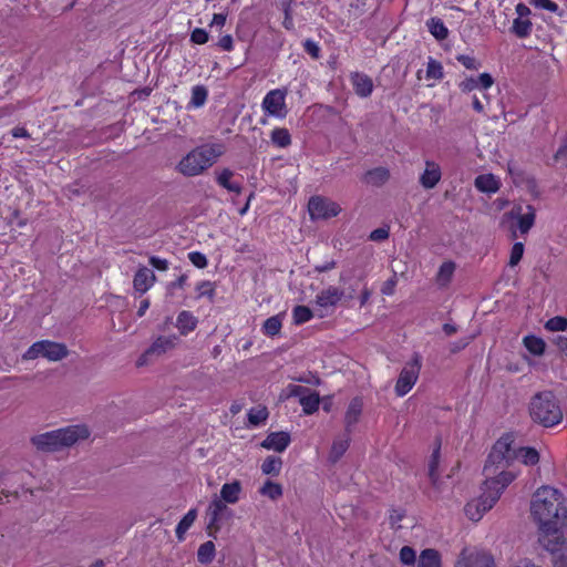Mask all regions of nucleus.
I'll return each instance as SVG.
<instances>
[{"instance_id": "1", "label": "nucleus", "mask_w": 567, "mask_h": 567, "mask_svg": "<svg viewBox=\"0 0 567 567\" xmlns=\"http://www.w3.org/2000/svg\"><path fill=\"white\" fill-rule=\"evenodd\" d=\"M509 435L502 436L493 445L483 468L484 475H495L503 487H507L518 475L509 470L514 461L532 466L539 462V453L529 446L513 447Z\"/></svg>"}, {"instance_id": "2", "label": "nucleus", "mask_w": 567, "mask_h": 567, "mask_svg": "<svg viewBox=\"0 0 567 567\" xmlns=\"http://www.w3.org/2000/svg\"><path fill=\"white\" fill-rule=\"evenodd\" d=\"M530 513L538 524L539 534L567 528V509L563 494L553 487H539L533 495Z\"/></svg>"}, {"instance_id": "3", "label": "nucleus", "mask_w": 567, "mask_h": 567, "mask_svg": "<svg viewBox=\"0 0 567 567\" xmlns=\"http://www.w3.org/2000/svg\"><path fill=\"white\" fill-rule=\"evenodd\" d=\"M224 153L225 146L220 143L197 146L179 159L175 171L185 177L199 176L212 167Z\"/></svg>"}, {"instance_id": "4", "label": "nucleus", "mask_w": 567, "mask_h": 567, "mask_svg": "<svg viewBox=\"0 0 567 567\" xmlns=\"http://www.w3.org/2000/svg\"><path fill=\"white\" fill-rule=\"evenodd\" d=\"M90 432L84 425H72L31 437L32 445L40 452L51 453L70 447L80 440H85Z\"/></svg>"}, {"instance_id": "5", "label": "nucleus", "mask_w": 567, "mask_h": 567, "mask_svg": "<svg viewBox=\"0 0 567 567\" xmlns=\"http://www.w3.org/2000/svg\"><path fill=\"white\" fill-rule=\"evenodd\" d=\"M529 415L535 423L553 427L563 420L561 408L551 391H542L532 396Z\"/></svg>"}, {"instance_id": "6", "label": "nucleus", "mask_w": 567, "mask_h": 567, "mask_svg": "<svg viewBox=\"0 0 567 567\" xmlns=\"http://www.w3.org/2000/svg\"><path fill=\"white\" fill-rule=\"evenodd\" d=\"M505 488L495 475H485L482 494L465 506L466 516L478 522L496 504Z\"/></svg>"}, {"instance_id": "7", "label": "nucleus", "mask_w": 567, "mask_h": 567, "mask_svg": "<svg viewBox=\"0 0 567 567\" xmlns=\"http://www.w3.org/2000/svg\"><path fill=\"white\" fill-rule=\"evenodd\" d=\"M538 542L550 554L555 567H567V528L539 534Z\"/></svg>"}, {"instance_id": "8", "label": "nucleus", "mask_w": 567, "mask_h": 567, "mask_svg": "<svg viewBox=\"0 0 567 567\" xmlns=\"http://www.w3.org/2000/svg\"><path fill=\"white\" fill-rule=\"evenodd\" d=\"M65 344L50 340L34 342L22 355L23 360L45 358L49 361H60L68 355Z\"/></svg>"}, {"instance_id": "9", "label": "nucleus", "mask_w": 567, "mask_h": 567, "mask_svg": "<svg viewBox=\"0 0 567 567\" xmlns=\"http://www.w3.org/2000/svg\"><path fill=\"white\" fill-rule=\"evenodd\" d=\"M287 94V89H274L267 92L261 102L264 113L276 118H285L288 114Z\"/></svg>"}, {"instance_id": "10", "label": "nucleus", "mask_w": 567, "mask_h": 567, "mask_svg": "<svg viewBox=\"0 0 567 567\" xmlns=\"http://www.w3.org/2000/svg\"><path fill=\"white\" fill-rule=\"evenodd\" d=\"M344 298L343 289L336 286H328L322 289L315 299L317 316L324 318L331 315L338 303Z\"/></svg>"}, {"instance_id": "11", "label": "nucleus", "mask_w": 567, "mask_h": 567, "mask_svg": "<svg viewBox=\"0 0 567 567\" xmlns=\"http://www.w3.org/2000/svg\"><path fill=\"white\" fill-rule=\"evenodd\" d=\"M421 370V359L414 355L401 370L396 384L395 393L398 396H404L415 385Z\"/></svg>"}, {"instance_id": "12", "label": "nucleus", "mask_w": 567, "mask_h": 567, "mask_svg": "<svg viewBox=\"0 0 567 567\" xmlns=\"http://www.w3.org/2000/svg\"><path fill=\"white\" fill-rule=\"evenodd\" d=\"M308 210L311 219H328L339 215L341 207L329 198L313 196L309 199Z\"/></svg>"}, {"instance_id": "13", "label": "nucleus", "mask_w": 567, "mask_h": 567, "mask_svg": "<svg viewBox=\"0 0 567 567\" xmlns=\"http://www.w3.org/2000/svg\"><path fill=\"white\" fill-rule=\"evenodd\" d=\"M505 217L516 221L517 230L522 236L527 235L535 224L536 212L533 206L527 205L525 210L522 206L513 207Z\"/></svg>"}, {"instance_id": "14", "label": "nucleus", "mask_w": 567, "mask_h": 567, "mask_svg": "<svg viewBox=\"0 0 567 567\" xmlns=\"http://www.w3.org/2000/svg\"><path fill=\"white\" fill-rule=\"evenodd\" d=\"M455 567H494L493 557L476 548H464Z\"/></svg>"}, {"instance_id": "15", "label": "nucleus", "mask_w": 567, "mask_h": 567, "mask_svg": "<svg viewBox=\"0 0 567 567\" xmlns=\"http://www.w3.org/2000/svg\"><path fill=\"white\" fill-rule=\"evenodd\" d=\"M155 281V274L147 267L141 266L137 268L134 275L133 287L136 292L143 295L154 286Z\"/></svg>"}, {"instance_id": "16", "label": "nucleus", "mask_w": 567, "mask_h": 567, "mask_svg": "<svg viewBox=\"0 0 567 567\" xmlns=\"http://www.w3.org/2000/svg\"><path fill=\"white\" fill-rule=\"evenodd\" d=\"M363 411V401L361 398H353L344 413V430L350 434L354 425L359 422Z\"/></svg>"}, {"instance_id": "17", "label": "nucleus", "mask_w": 567, "mask_h": 567, "mask_svg": "<svg viewBox=\"0 0 567 567\" xmlns=\"http://www.w3.org/2000/svg\"><path fill=\"white\" fill-rule=\"evenodd\" d=\"M441 177L440 165L433 161H426L424 172L420 176V184L425 189H432L439 184Z\"/></svg>"}, {"instance_id": "18", "label": "nucleus", "mask_w": 567, "mask_h": 567, "mask_svg": "<svg viewBox=\"0 0 567 567\" xmlns=\"http://www.w3.org/2000/svg\"><path fill=\"white\" fill-rule=\"evenodd\" d=\"M293 393L300 395L299 403L306 414H312L318 410L320 403L318 393L302 386H298Z\"/></svg>"}, {"instance_id": "19", "label": "nucleus", "mask_w": 567, "mask_h": 567, "mask_svg": "<svg viewBox=\"0 0 567 567\" xmlns=\"http://www.w3.org/2000/svg\"><path fill=\"white\" fill-rule=\"evenodd\" d=\"M178 342V337L176 336H159L157 337L153 343L148 347L150 353L154 355L155 359L161 358L168 351L173 350Z\"/></svg>"}, {"instance_id": "20", "label": "nucleus", "mask_w": 567, "mask_h": 567, "mask_svg": "<svg viewBox=\"0 0 567 567\" xmlns=\"http://www.w3.org/2000/svg\"><path fill=\"white\" fill-rule=\"evenodd\" d=\"M290 444V435L287 432H272L261 442V446L278 453L284 452Z\"/></svg>"}, {"instance_id": "21", "label": "nucleus", "mask_w": 567, "mask_h": 567, "mask_svg": "<svg viewBox=\"0 0 567 567\" xmlns=\"http://www.w3.org/2000/svg\"><path fill=\"white\" fill-rule=\"evenodd\" d=\"M351 83L357 95L368 97L372 94L373 82L370 76L363 73H353L351 75Z\"/></svg>"}, {"instance_id": "22", "label": "nucleus", "mask_w": 567, "mask_h": 567, "mask_svg": "<svg viewBox=\"0 0 567 567\" xmlns=\"http://www.w3.org/2000/svg\"><path fill=\"white\" fill-rule=\"evenodd\" d=\"M234 172L229 168H223L216 173V182L219 186L227 189L228 192L240 194L243 190L241 185L238 182L231 181Z\"/></svg>"}, {"instance_id": "23", "label": "nucleus", "mask_w": 567, "mask_h": 567, "mask_svg": "<svg viewBox=\"0 0 567 567\" xmlns=\"http://www.w3.org/2000/svg\"><path fill=\"white\" fill-rule=\"evenodd\" d=\"M197 322V318L190 311L183 310L177 316L176 328L181 334L186 336L196 329Z\"/></svg>"}, {"instance_id": "24", "label": "nucleus", "mask_w": 567, "mask_h": 567, "mask_svg": "<svg viewBox=\"0 0 567 567\" xmlns=\"http://www.w3.org/2000/svg\"><path fill=\"white\" fill-rule=\"evenodd\" d=\"M474 184L475 187L483 193H496L501 186L499 179L493 174L478 175Z\"/></svg>"}, {"instance_id": "25", "label": "nucleus", "mask_w": 567, "mask_h": 567, "mask_svg": "<svg viewBox=\"0 0 567 567\" xmlns=\"http://www.w3.org/2000/svg\"><path fill=\"white\" fill-rule=\"evenodd\" d=\"M241 485L239 481L226 483L220 488V499L228 504H235L239 499Z\"/></svg>"}, {"instance_id": "26", "label": "nucleus", "mask_w": 567, "mask_h": 567, "mask_svg": "<svg viewBox=\"0 0 567 567\" xmlns=\"http://www.w3.org/2000/svg\"><path fill=\"white\" fill-rule=\"evenodd\" d=\"M417 567H441V557L435 549H424L417 559Z\"/></svg>"}, {"instance_id": "27", "label": "nucleus", "mask_w": 567, "mask_h": 567, "mask_svg": "<svg viewBox=\"0 0 567 567\" xmlns=\"http://www.w3.org/2000/svg\"><path fill=\"white\" fill-rule=\"evenodd\" d=\"M226 502L221 501L220 498H214L207 509V514L209 516V526L216 525L220 518L223 513L227 509V506L225 504Z\"/></svg>"}, {"instance_id": "28", "label": "nucleus", "mask_w": 567, "mask_h": 567, "mask_svg": "<svg viewBox=\"0 0 567 567\" xmlns=\"http://www.w3.org/2000/svg\"><path fill=\"white\" fill-rule=\"evenodd\" d=\"M426 27L429 32L436 40H445L449 35V30L445 27L444 22L440 18H431L426 21Z\"/></svg>"}, {"instance_id": "29", "label": "nucleus", "mask_w": 567, "mask_h": 567, "mask_svg": "<svg viewBox=\"0 0 567 567\" xmlns=\"http://www.w3.org/2000/svg\"><path fill=\"white\" fill-rule=\"evenodd\" d=\"M350 434H346L343 437L337 439L333 441V444L331 446L330 451V460L332 462H337L348 450L350 444Z\"/></svg>"}, {"instance_id": "30", "label": "nucleus", "mask_w": 567, "mask_h": 567, "mask_svg": "<svg viewBox=\"0 0 567 567\" xmlns=\"http://www.w3.org/2000/svg\"><path fill=\"white\" fill-rule=\"evenodd\" d=\"M439 463H440V447H437L432 453L431 460L429 462V476L431 478L433 486L439 492H441L442 487H441V483H440L439 474H437Z\"/></svg>"}, {"instance_id": "31", "label": "nucleus", "mask_w": 567, "mask_h": 567, "mask_svg": "<svg viewBox=\"0 0 567 567\" xmlns=\"http://www.w3.org/2000/svg\"><path fill=\"white\" fill-rule=\"evenodd\" d=\"M390 177V172L385 167H377L371 171H369L365 174V181L369 184L380 186L384 184Z\"/></svg>"}, {"instance_id": "32", "label": "nucleus", "mask_w": 567, "mask_h": 567, "mask_svg": "<svg viewBox=\"0 0 567 567\" xmlns=\"http://www.w3.org/2000/svg\"><path fill=\"white\" fill-rule=\"evenodd\" d=\"M247 416L249 425L256 427L261 425L268 419V410L266 406L258 405L251 408L248 411Z\"/></svg>"}, {"instance_id": "33", "label": "nucleus", "mask_w": 567, "mask_h": 567, "mask_svg": "<svg viewBox=\"0 0 567 567\" xmlns=\"http://www.w3.org/2000/svg\"><path fill=\"white\" fill-rule=\"evenodd\" d=\"M525 348L534 355H542L545 352L546 343L542 338L526 336L523 340Z\"/></svg>"}, {"instance_id": "34", "label": "nucleus", "mask_w": 567, "mask_h": 567, "mask_svg": "<svg viewBox=\"0 0 567 567\" xmlns=\"http://www.w3.org/2000/svg\"><path fill=\"white\" fill-rule=\"evenodd\" d=\"M207 96H208V91L205 86L195 85L192 89V96H190V101L188 102L187 107H194V109L202 107L206 103Z\"/></svg>"}, {"instance_id": "35", "label": "nucleus", "mask_w": 567, "mask_h": 567, "mask_svg": "<svg viewBox=\"0 0 567 567\" xmlns=\"http://www.w3.org/2000/svg\"><path fill=\"white\" fill-rule=\"evenodd\" d=\"M282 467V461L278 456H268L261 464V472L265 475H279Z\"/></svg>"}, {"instance_id": "36", "label": "nucleus", "mask_w": 567, "mask_h": 567, "mask_svg": "<svg viewBox=\"0 0 567 567\" xmlns=\"http://www.w3.org/2000/svg\"><path fill=\"white\" fill-rule=\"evenodd\" d=\"M270 138L272 144L280 148H285L291 144L290 133L284 127L272 130Z\"/></svg>"}, {"instance_id": "37", "label": "nucleus", "mask_w": 567, "mask_h": 567, "mask_svg": "<svg viewBox=\"0 0 567 567\" xmlns=\"http://www.w3.org/2000/svg\"><path fill=\"white\" fill-rule=\"evenodd\" d=\"M533 24L529 19H514L512 32L519 39L527 38L532 32Z\"/></svg>"}, {"instance_id": "38", "label": "nucleus", "mask_w": 567, "mask_h": 567, "mask_svg": "<svg viewBox=\"0 0 567 567\" xmlns=\"http://www.w3.org/2000/svg\"><path fill=\"white\" fill-rule=\"evenodd\" d=\"M443 76H444V71H443L442 63L439 62L437 60L433 59L432 56H430L427 59V63H426L425 78L427 80L437 81V80L443 79Z\"/></svg>"}, {"instance_id": "39", "label": "nucleus", "mask_w": 567, "mask_h": 567, "mask_svg": "<svg viewBox=\"0 0 567 567\" xmlns=\"http://www.w3.org/2000/svg\"><path fill=\"white\" fill-rule=\"evenodd\" d=\"M259 493L262 496H266L272 501H276L282 496V486L278 483H275L272 481H267L265 484L260 487Z\"/></svg>"}, {"instance_id": "40", "label": "nucleus", "mask_w": 567, "mask_h": 567, "mask_svg": "<svg viewBox=\"0 0 567 567\" xmlns=\"http://www.w3.org/2000/svg\"><path fill=\"white\" fill-rule=\"evenodd\" d=\"M282 327V316L276 315L270 318H268L264 326H262V332L266 336L274 337L277 336Z\"/></svg>"}, {"instance_id": "41", "label": "nucleus", "mask_w": 567, "mask_h": 567, "mask_svg": "<svg viewBox=\"0 0 567 567\" xmlns=\"http://www.w3.org/2000/svg\"><path fill=\"white\" fill-rule=\"evenodd\" d=\"M215 557V545L208 540L202 544L197 550V559L200 564H210Z\"/></svg>"}, {"instance_id": "42", "label": "nucleus", "mask_w": 567, "mask_h": 567, "mask_svg": "<svg viewBox=\"0 0 567 567\" xmlns=\"http://www.w3.org/2000/svg\"><path fill=\"white\" fill-rule=\"evenodd\" d=\"M197 516L196 509H189L187 514L181 519V522L176 526V536L178 539L184 538V534L193 525Z\"/></svg>"}, {"instance_id": "43", "label": "nucleus", "mask_w": 567, "mask_h": 567, "mask_svg": "<svg viewBox=\"0 0 567 567\" xmlns=\"http://www.w3.org/2000/svg\"><path fill=\"white\" fill-rule=\"evenodd\" d=\"M313 318L312 310L307 306H296L292 309V319L296 324H302Z\"/></svg>"}, {"instance_id": "44", "label": "nucleus", "mask_w": 567, "mask_h": 567, "mask_svg": "<svg viewBox=\"0 0 567 567\" xmlns=\"http://www.w3.org/2000/svg\"><path fill=\"white\" fill-rule=\"evenodd\" d=\"M455 270V264L452 261H445L441 265L437 272V282L440 285H446L450 282Z\"/></svg>"}, {"instance_id": "45", "label": "nucleus", "mask_w": 567, "mask_h": 567, "mask_svg": "<svg viewBox=\"0 0 567 567\" xmlns=\"http://www.w3.org/2000/svg\"><path fill=\"white\" fill-rule=\"evenodd\" d=\"M545 329L551 332L566 331L567 318L560 316L553 317L546 321Z\"/></svg>"}, {"instance_id": "46", "label": "nucleus", "mask_w": 567, "mask_h": 567, "mask_svg": "<svg viewBox=\"0 0 567 567\" xmlns=\"http://www.w3.org/2000/svg\"><path fill=\"white\" fill-rule=\"evenodd\" d=\"M400 561L404 566H411L413 567L416 561V553L415 550L410 546H403L399 554Z\"/></svg>"}, {"instance_id": "47", "label": "nucleus", "mask_w": 567, "mask_h": 567, "mask_svg": "<svg viewBox=\"0 0 567 567\" xmlns=\"http://www.w3.org/2000/svg\"><path fill=\"white\" fill-rule=\"evenodd\" d=\"M197 297H208L213 299L215 296V286L209 280H203L196 285Z\"/></svg>"}, {"instance_id": "48", "label": "nucleus", "mask_w": 567, "mask_h": 567, "mask_svg": "<svg viewBox=\"0 0 567 567\" xmlns=\"http://www.w3.org/2000/svg\"><path fill=\"white\" fill-rule=\"evenodd\" d=\"M281 7H282L284 14H285L282 24H284L285 29L292 31L295 29V23H293L292 12H291V0H282Z\"/></svg>"}, {"instance_id": "49", "label": "nucleus", "mask_w": 567, "mask_h": 567, "mask_svg": "<svg viewBox=\"0 0 567 567\" xmlns=\"http://www.w3.org/2000/svg\"><path fill=\"white\" fill-rule=\"evenodd\" d=\"M523 254H524V244L515 243L511 250L509 266H512V267L516 266L520 261Z\"/></svg>"}, {"instance_id": "50", "label": "nucleus", "mask_w": 567, "mask_h": 567, "mask_svg": "<svg viewBox=\"0 0 567 567\" xmlns=\"http://www.w3.org/2000/svg\"><path fill=\"white\" fill-rule=\"evenodd\" d=\"M456 59L467 70H477L481 66V63L472 55L460 54Z\"/></svg>"}, {"instance_id": "51", "label": "nucleus", "mask_w": 567, "mask_h": 567, "mask_svg": "<svg viewBox=\"0 0 567 567\" xmlns=\"http://www.w3.org/2000/svg\"><path fill=\"white\" fill-rule=\"evenodd\" d=\"M190 41L195 44H205L208 41V33L205 29L196 28L190 33Z\"/></svg>"}, {"instance_id": "52", "label": "nucleus", "mask_w": 567, "mask_h": 567, "mask_svg": "<svg viewBox=\"0 0 567 567\" xmlns=\"http://www.w3.org/2000/svg\"><path fill=\"white\" fill-rule=\"evenodd\" d=\"M189 261L197 268H205L207 266V258L199 251H190L188 254Z\"/></svg>"}, {"instance_id": "53", "label": "nucleus", "mask_w": 567, "mask_h": 567, "mask_svg": "<svg viewBox=\"0 0 567 567\" xmlns=\"http://www.w3.org/2000/svg\"><path fill=\"white\" fill-rule=\"evenodd\" d=\"M528 1L530 4H533L536 8L545 9L550 12L558 11V4L551 0H528Z\"/></svg>"}, {"instance_id": "54", "label": "nucleus", "mask_w": 567, "mask_h": 567, "mask_svg": "<svg viewBox=\"0 0 567 567\" xmlns=\"http://www.w3.org/2000/svg\"><path fill=\"white\" fill-rule=\"evenodd\" d=\"M303 49L313 59H318L320 56V48L318 43L310 39L303 42Z\"/></svg>"}, {"instance_id": "55", "label": "nucleus", "mask_w": 567, "mask_h": 567, "mask_svg": "<svg viewBox=\"0 0 567 567\" xmlns=\"http://www.w3.org/2000/svg\"><path fill=\"white\" fill-rule=\"evenodd\" d=\"M148 262L152 267H154L157 270L165 271L168 269V260L157 257V256H151L148 259Z\"/></svg>"}, {"instance_id": "56", "label": "nucleus", "mask_w": 567, "mask_h": 567, "mask_svg": "<svg viewBox=\"0 0 567 567\" xmlns=\"http://www.w3.org/2000/svg\"><path fill=\"white\" fill-rule=\"evenodd\" d=\"M478 89L487 90L494 84V80L489 73H482L476 78Z\"/></svg>"}, {"instance_id": "57", "label": "nucleus", "mask_w": 567, "mask_h": 567, "mask_svg": "<svg viewBox=\"0 0 567 567\" xmlns=\"http://www.w3.org/2000/svg\"><path fill=\"white\" fill-rule=\"evenodd\" d=\"M460 89L462 92H472L478 89L477 82L475 78H466L460 83Z\"/></svg>"}, {"instance_id": "58", "label": "nucleus", "mask_w": 567, "mask_h": 567, "mask_svg": "<svg viewBox=\"0 0 567 567\" xmlns=\"http://www.w3.org/2000/svg\"><path fill=\"white\" fill-rule=\"evenodd\" d=\"M155 360L154 355L150 353V348H147L136 360V367L141 368L147 365Z\"/></svg>"}, {"instance_id": "59", "label": "nucleus", "mask_w": 567, "mask_h": 567, "mask_svg": "<svg viewBox=\"0 0 567 567\" xmlns=\"http://www.w3.org/2000/svg\"><path fill=\"white\" fill-rule=\"evenodd\" d=\"M218 47L224 51H231L234 49V41L230 34L223 35L218 41Z\"/></svg>"}, {"instance_id": "60", "label": "nucleus", "mask_w": 567, "mask_h": 567, "mask_svg": "<svg viewBox=\"0 0 567 567\" xmlns=\"http://www.w3.org/2000/svg\"><path fill=\"white\" fill-rule=\"evenodd\" d=\"M389 237V230L386 228H377L371 231L369 238L373 241H381Z\"/></svg>"}, {"instance_id": "61", "label": "nucleus", "mask_w": 567, "mask_h": 567, "mask_svg": "<svg viewBox=\"0 0 567 567\" xmlns=\"http://www.w3.org/2000/svg\"><path fill=\"white\" fill-rule=\"evenodd\" d=\"M515 11L518 19H528L530 9L523 2L516 4Z\"/></svg>"}, {"instance_id": "62", "label": "nucleus", "mask_w": 567, "mask_h": 567, "mask_svg": "<svg viewBox=\"0 0 567 567\" xmlns=\"http://www.w3.org/2000/svg\"><path fill=\"white\" fill-rule=\"evenodd\" d=\"M509 567H539L528 558H518L514 560Z\"/></svg>"}, {"instance_id": "63", "label": "nucleus", "mask_w": 567, "mask_h": 567, "mask_svg": "<svg viewBox=\"0 0 567 567\" xmlns=\"http://www.w3.org/2000/svg\"><path fill=\"white\" fill-rule=\"evenodd\" d=\"M226 23V14L224 13H215L213 16V19H212V22H210V27H218V28H223Z\"/></svg>"}, {"instance_id": "64", "label": "nucleus", "mask_w": 567, "mask_h": 567, "mask_svg": "<svg viewBox=\"0 0 567 567\" xmlns=\"http://www.w3.org/2000/svg\"><path fill=\"white\" fill-rule=\"evenodd\" d=\"M555 159L556 161L567 159V137L564 140L563 144L559 146V148L555 153Z\"/></svg>"}]
</instances>
